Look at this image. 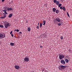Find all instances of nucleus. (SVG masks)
Here are the masks:
<instances>
[{"label":"nucleus","instance_id":"f257e3e1","mask_svg":"<svg viewBox=\"0 0 72 72\" xmlns=\"http://www.w3.org/2000/svg\"><path fill=\"white\" fill-rule=\"evenodd\" d=\"M66 68V66L60 65L58 67V69H59V70H61V71H62V70Z\"/></svg>","mask_w":72,"mask_h":72},{"label":"nucleus","instance_id":"f03ea898","mask_svg":"<svg viewBox=\"0 0 72 72\" xmlns=\"http://www.w3.org/2000/svg\"><path fill=\"white\" fill-rule=\"evenodd\" d=\"M4 26L5 28H7L10 26L9 25V22H6V21H4Z\"/></svg>","mask_w":72,"mask_h":72},{"label":"nucleus","instance_id":"7ed1b4c3","mask_svg":"<svg viewBox=\"0 0 72 72\" xmlns=\"http://www.w3.org/2000/svg\"><path fill=\"white\" fill-rule=\"evenodd\" d=\"M59 58L60 59H62L65 58V55L64 54H61V55H59Z\"/></svg>","mask_w":72,"mask_h":72},{"label":"nucleus","instance_id":"20e7f679","mask_svg":"<svg viewBox=\"0 0 72 72\" xmlns=\"http://www.w3.org/2000/svg\"><path fill=\"white\" fill-rule=\"evenodd\" d=\"M5 37V34H3L0 33V39H4Z\"/></svg>","mask_w":72,"mask_h":72},{"label":"nucleus","instance_id":"39448f33","mask_svg":"<svg viewBox=\"0 0 72 72\" xmlns=\"http://www.w3.org/2000/svg\"><path fill=\"white\" fill-rule=\"evenodd\" d=\"M55 20L56 21L58 22H61V21H62V20L60 19L59 17H57L56 19Z\"/></svg>","mask_w":72,"mask_h":72},{"label":"nucleus","instance_id":"423d86ee","mask_svg":"<svg viewBox=\"0 0 72 72\" xmlns=\"http://www.w3.org/2000/svg\"><path fill=\"white\" fill-rule=\"evenodd\" d=\"M24 60L25 62H27L29 61V58L28 57H25L24 58Z\"/></svg>","mask_w":72,"mask_h":72},{"label":"nucleus","instance_id":"0eeeda50","mask_svg":"<svg viewBox=\"0 0 72 72\" xmlns=\"http://www.w3.org/2000/svg\"><path fill=\"white\" fill-rule=\"evenodd\" d=\"M7 10L8 11H12L13 10V8H9L8 7L7 8Z\"/></svg>","mask_w":72,"mask_h":72},{"label":"nucleus","instance_id":"6e6552de","mask_svg":"<svg viewBox=\"0 0 72 72\" xmlns=\"http://www.w3.org/2000/svg\"><path fill=\"white\" fill-rule=\"evenodd\" d=\"M15 69L18 70V69H19V66L17 65L15 66Z\"/></svg>","mask_w":72,"mask_h":72},{"label":"nucleus","instance_id":"1a4fd4ad","mask_svg":"<svg viewBox=\"0 0 72 72\" xmlns=\"http://www.w3.org/2000/svg\"><path fill=\"white\" fill-rule=\"evenodd\" d=\"M6 17V14H4V16H2L1 17V19H4V18H5Z\"/></svg>","mask_w":72,"mask_h":72},{"label":"nucleus","instance_id":"9d476101","mask_svg":"<svg viewBox=\"0 0 72 72\" xmlns=\"http://www.w3.org/2000/svg\"><path fill=\"white\" fill-rule=\"evenodd\" d=\"M60 62L61 63H66L65 61L63 60H61L60 61Z\"/></svg>","mask_w":72,"mask_h":72},{"label":"nucleus","instance_id":"9b49d317","mask_svg":"<svg viewBox=\"0 0 72 72\" xmlns=\"http://www.w3.org/2000/svg\"><path fill=\"white\" fill-rule=\"evenodd\" d=\"M6 11H7V10H3V11L4 12V13H5V14H8V13L6 12Z\"/></svg>","mask_w":72,"mask_h":72},{"label":"nucleus","instance_id":"f8f14e48","mask_svg":"<svg viewBox=\"0 0 72 72\" xmlns=\"http://www.w3.org/2000/svg\"><path fill=\"white\" fill-rule=\"evenodd\" d=\"M12 16H13V14H10L9 15V17L11 18Z\"/></svg>","mask_w":72,"mask_h":72},{"label":"nucleus","instance_id":"ddd939ff","mask_svg":"<svg viewBox=\"0 0 72 72\" xmlns=\"http://www.w3.org/2000/svg\"><path fill=\"white\" fill-rule=\"evenodd\" d=\"M60 3V2H59V1H57L56 3V4L57 5L59 4Z\"/></svg>","mask_w":72,"mask_h":72},{"label":"nucleus","instance_id":"4468645a","mask_svg":"<svg viewBox=\"0 0 72 72\" xmlns=\"http://www.w3.org/2000/svg\"><path fill=\"white\" fill-rule=\"evenodd\" d=\"M10 45H11V46H14V44L13 43L11 42L10 43Z\"/></svg>","mask_w":72,"mask_h":72},{"label":"nucleus","instance_id":"2eb2a0df","mask_svg":"<svg viewBox=\"0 0 72 72\" xmlns=\"http://www.w3.org/2000/svg\"><path fill=\"white\" fill-rule=\"evenodd\" d=\"M56 13H57V14H58L59 13V11L58 10H56Z\"/></svg>","mask_w":72,"mask_h":72},{"label":"nucleus","instance_id":"dca6fc26","mask_svg":"<svg viewBox=\"0 0 72 72\" xmlns=\"http://www.w3.org/2000/svg\"><path fill=\"white\" fill-rule=\"evenodd\" d=\"M65 61L66 63H68L69 62V60L67 59H65Z\"/></svg>","mask_w":72,"mask_h":72},{"label":"nucleus","instance_id":"f3484780","mask_svg":"<svg viewBox=\"0 0 72 72\" xmlns=\"http://www.w3.org/2000/svg\"><path fill=\"white\" fill-rule=\"evenodd\" d=\"M28 31L29 32L30 31H31V28L30 27H28Z\"/></svg>","mask_w":72,"mask_h":72},{"label":"nucleus","instance_id":"a211bd4d","mask_svg":"<svg viewBox=\"0 0 72 72\" xmlns=\"http://www.w3.org/2000/svg\"><path fill=\"white\" fill-rule=\"evenodd\" d=\"M62 10H64V11H66V8H65V7H63L62 8Z\"/></svg>","mask_w":72,"mask_h":72},{"label":"nucleus","instance_id":"6ab92c4d","mask_svg":"<svg viewBox=\"0 0 72 72\" xmlns=\"http://www.w3.org/2000/svg\"><path fill=\"white\" fill-rule=\"evenodd\" d=\"M53 10L54 12H55L56 11V9L55 8H53Z\"/></svg>","mask_w":72,"mask_h":72},{"label":"nucleus","instance_id":"aec40b11","mask_svg":"<svg viewBox=\"0 0 72 72\" xmlns=\"http://www.w3.org/2000/svg\"><path fill=\"white\" fill-rule=\"evenodd\" d=\"M43 22L44 23V24H43V25H44L46 23V21H43Z\"/></svg>","mask_w":72,"mask_h":72},{"label":"nucleus","instance_id":"412c9836","mask_svg":"<svg viewBox=\"0 0 72 72\" xmlns=\"http://www.w3.org/2000/svg\"><path fill=\"white\" fill-rule=\"evenodd\" d=\"M42 24L41 23H40V26H39L40 28H41V27H42Z\"/></svg>","mask_w":72,"mask_h":72},{"label":"nucleus","instance_id":"4be33fe9","mask_svg":"<svg viewBox=\"0 0 72 72\" xmlns=\"http://www.w3.org/2000/svg\"><path fill=\"white\" fill-rule=\"evenodd\" d=\"M57 0H53V2L54 3H56L57 2Z\"/></svg>","mask_w":72,"mask_h":72},{"label":"nucleus","instance_id":"5701e85b","mask_svg":"<svg viewBox=\"0 0 72 72\" xmlns=\"http://www.w3.org/2000/svg\"><path fill=\"white\" fill-rule=\"evenodd\" d=\"M0 27L1 28H3L4 27V26L3 25H0Z\"/></svg>","mask_w":72,"mask_h":72},{"label":"nucleus","instance_id":"b1692460","mask_svg":"<svg viewBox=\"0 0 72 72\" xmlns=\"http://www.w3.org/2000/svg\"><path fill=\"white\" fill-rule=\"evenodd\" d=\"M58 5V7H60L62 6V4H59Z\"/></svg>","mask_w":72,"mask_h":72},{"label":"nucleus","instance_id":"393cba45","mask_svg":"<svg viewBox=\"0 0 72 72\" xmlns=\"http://www.w3.org/2000/svg\"><path fill=\"white\" fill-rule=\"evenodd\" d=\"M67 15H68V17H70V16H69V15L68 14V13L67 12Z\"/></svg>","mask_w":72,"mask_h":72},{"label":"nucleus","instance_id":"a878e982","mask_svg":"<svg viewBox=\"0 0 72 72\" xmlns=\"http://www.w3.org/2000/svg\"><path fill=\"white\" fill-rule=\"evenodd\" d=\"M58 26H60L61 25V23H59L58 24Z\"/></svg>","mask_w":72,"mask_h":72},{"label":"nucleus","instance_id":"bb28decb","mask_svg":"<svg viewBox=\"0 0 72 72\" xmlns=\"http://www.w3.org/2000/svg\"><path fill=\"white\" fill-rule=\"evenodd\" d=\"M60 39H61V40H63V36H61Z\"/></svg>","mask_w":72,"mask_h":72},{"label":"nucleus","instance_id":"cd10ccee","mask_svg":"<svg viewBox=\"0 0 72 72\" xmlns=\"http://www.w3.org/2000/svg\"><path fill=\"white\" fill-rule=\"evenodd\" d=\"M65 58H66V59H67L68 57H67V56L65 55Z\"/></svg>","mask_w":72,"mask_h":72},{"label":"nucleus","instance_id":"c85d7f7f","mask_svg":"<svg viewBox=\"0 0 72 72\" xmlns=\"http://www.w3.org/2000/svg\"><path fill=\"white\" fill-rule=\"evenodd\" d=\"M60 9H63V7H62V6H60Z\"/></svg>","mask_w":72,"mask_h":72},{"label":"nucleus","instance_id":"c756f323","mask_svg":"<svg viewBox=\"0 0 72 72\" xmlns=\"http://www.w3.org/2000/svg\"><path fill=\"white\" fill-rule=\"evenodd\" d=\"M39 25H38L37 26V29H39Z\"/></svg>","mask_w":72,"mask_h":72},{"label":"nucleus","instance_id":"7c9ffc66","mask_svg":"<svg viewBox=\"0 0 72 72\" xmlns=\"http://www.w3.org/2000/svg\"><path fill=\"white\" fill-rule=\"evenodd\" d=\"M16 31H17V32H19V30L18 29H17L16 30Z\"/></svg>","mask_w":72,"mask_h":72},{"label":"nucleus","instance_id":"2f4dec72","mask_svg":"<svg viewBox=\"0 0 72 72\" xmlns=\"http://www.w3.org/2000/svg\"><path fill=\"white\" fill-rule=\"evenodd\" d=\"M6 8H7V7H4L3 9H5Z\"/></svg>","mask_w":72,"mask_h":72},{"label":"nucleus","instance_id":"473e14b6","mask_svg":"<svg viewBox=\"0 0 72 72\" xmlns=\"http://www.w3.org/2000/svg\"><path fill=\"white\" fill-rule=\"evenodd\" d=\"M11 36L12 37H13V33L11 34Z\"/></svg>","mask_w":72,"mask_h":72},{"label":"nucleus","instance_id":"72a5a7b5","mask_svg":"<svg viewBox=\"0 0 72 72\" xmlns=\"http://www.w3.org/2000/svg\"><path fill=\"white\" fill-rule=\"evenodd\" d=\"M12 32H13V31H11V32H10V34H12Z\"/></svg>","mask_w":72,"mask_h":72},{"label":"nucleus","instance_id":"f704fd0d","mask_svg":"<svg viewBox=\"0 0 72 72\" xmlns=\"http://www.w3.org/2000/svg\"><path fill=\"white\" fill-rule=\"evenodd\" d=\"M40 48H42V46H40Z\"/></svg>","mask_w":72,"mask_h":72},{"label":"nucleus","instance_id":"c9c22d12","mask_svg":"<svg viewBox=\"0 0 72 72\" xmlns=\"http://www.w3.org/2000/svg\"><path fill=\"white\" fill-rule=\"evenodd\" d=\"M4 0H2V2H4Z\"/></svg>","mask_w":72,"mask_h":72},{"label":"nucleus","instance_id":"e433bc0d","mask_svg":"<svg viewBox=\"0 0 72 72\" xmlns=\"http://www.w3.org/2000/svg\"><path fill=\"white\" fill-rule=\"evenodd\" d=\"M39 23H40V22H39L38 23V26H39Z\"/></svg>","mask_w":72,"mask_h":72},{"label":"nucleus","instance_id":"4c0bfd02","mask_svg":"<svg viewBox=\"0 0 72 72\" xmlns=\"http://www.w3.org/2000/svg\"><path fill=\"white\" fill-rule=\"evenodd\" d=\"M20 33H21V34H22V32H20Z\"/></svg>","mask_w":72,"mask_h":72},{"label":"nucleus","instance_id":"58836bf2","mask_svg":"<svg viewBox=\"0 0 72 72\" xmlns=\"http://www.w3.org/2000/svg\"><path fill=\"white\" fill-rule=\"evenodd\" d=\"M26 22L27 23H28V21H27Z\"/></svg>","mask_w":72,"mask_h":72},{"label":"nucleus","instance_id":"ea45409f","mask_svg":"<svg viewBox=\"0 0 72 72\" xmlns=\"http://www.w3.org/2000/svg\"><path fill=\"white\" fill-rule=\"evenodd\" d=\"M17 31V30H16V29H15V30H14V31Z\"/></svg>","mask_w":72,"mask_h":72},{"label":"nucleus","instance_id":"a19ab883","mask_svg":"<svg viewBox=\"0 0 72 72\" xmlns=\"http://www.w3.org/2000/svg\"><path fill=\"white\" fill-rule=\"evenodd\" d=\"M42 72H43V71H44V70H42Z\"/></svg>","mask_w":72,"mask_h":72}]
</instances>
